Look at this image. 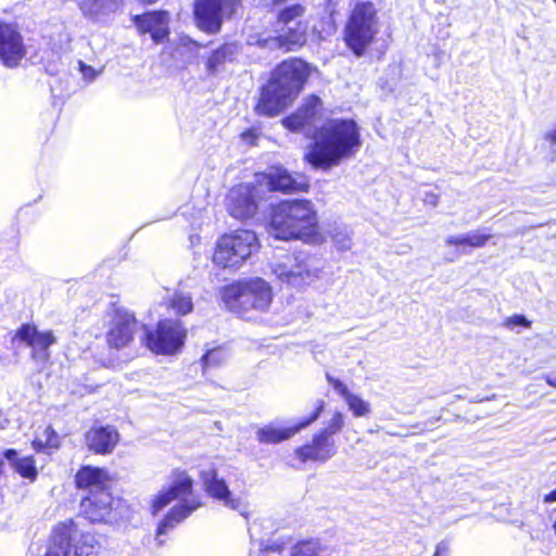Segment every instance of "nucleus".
Masks as SVG:
<instances>
[{
  "label": "nucleus",
  "mask_w": 556,
  "mask_h": 556,
  "mask_svg": "<svg viewBox=\"0 0 556 556\" xmlns=\"http://www.w3.org/2000/svg\"><path fill=\"white\" fill-rule=\"evenodd\" d=\"M308 25L306 22H294L281 25L278 36H249L248 43L268 50L293 51L306 42Z\"/></svg>",
  "instance_id": "11"
},
{
  "label": "nucleus",
  "mask_w": 556,
  "mask_h": 556,
  "mask_svg": "<svg viewBox=\"0 0 556 556\" xmlns=\"http://www.w3.org/2000/svg\"><path fill=\"white\" fill-rule=\"evenodd\" d=\"M344 416L342 413L337 412L333 414L332 418L328 421L327 427L318 431L321 434H325L328 438H333L334 434L340 432L344 427Z\"/></svg>",
  "instance_id": "35"
},
{
  "label": "nucleus",
  "mask_w": 556,
  "mask_h": 556,
  "mask_svg": "<svg viewBox=\"0 0 556 556\" xmlns=\"http://www.w3.org/2000/svg\"><path fill=\"white\" fill-rule=\"evenodd\" d=\"M227 208L231 216L237 219H245L253 216L257 205L252 197L249 186H238L229 191L227 197Z\"/></svg>",
  "instance_id": "22"
},
{
  "label": "nucleus",
  "mask_w": 556,
  "mask_h": 556,
  "mask_svg": "<svg viewBox=\"0 0 556 556\" xmlns=\"http://www.w3.org/2000/svg\"><path fill=\"white\" fill-rule=\"evenodd\" d=\"M113 497L108 491L94 492L80 503L81 515L90 522H106L112 513Z\"/></svg>",
  "instance_id": "21"
},
{
  "label": "nucleus",
  "mask_w": 556,
  "mask_h": 556,
  "mask_svg": "<svg viewBox=\"0 0 556 556\" xmlns=\"http://www.w3.org/2000/svg\"><path fill=\"white\" fill-rule=\"evenodd\" d=\"M200 479L207 495L220 502L225 507L244 515L245 504L240 497H235L232 495L228 484L218 476L214 466H210L206 469L203 468L200 471Z\"/></svg>",
  "instance_id": "12"
},
{
  "label": "nucleus",
  "mask_w": 556,
  "mask_h": 556,
  "mask_svg": "<svg viewBox=\"0 0 556 556\" xmlns=\"http://www.w3.org/2000/svg\"><path fill=\"white\" fill-rule=\"evenodd\" d=\"M491 238L490 233L482 232L480 229L472 230L466 233H460L456 236H448L445 239V243L447 245L459 247L462 254H468L466 248L477 249L482 248L486 244L488 240Z\"/></svg>",
  "instance_id": "29"
},
{
  "label": "nucleus",
  "mask_w": 556,
  "mask_h": 556,
  "mask_svg": "<svg viewBox=\"0 0 556 556\" xmlns=\"http://www.w3.org/2000/svg\"><path fill=\"white\" fill-rule=\"evenodd\" d=\"M337 453L333 438H328L319 432L315 433L312 441L294 451L296 457L305 463L307 460L326 463Z\"/></svg>",
  "instance_id": "18"
},
{
  "label": "nucleus",
  "mask_w": 556,
  "mask_h": 556,
  "mask_svg": "<svg viewBox=\"0 0 556 556\" xmlns=\"http://www.w3.org/2000/svg\"><path fill=\"white\" fill-rule=\"evenodd\" d=\"M545 503L556 502V489L544 496Z\"/></svg>",
  "instance_id": "46"
},
{
  "label": "nucleus",
  "mask_w": 556,
  "mask_h": 556,
  "mask_svg": "<svg viewBox=\"0 0 556 556\" xmlns=\"http://www.w3.org/2000/svg\"><path fill=\"white\" fill-rule=\"evenodd\" d=\"M556 3V0H553Z\"/></svg>",
  "instance_id": "50"
},
{
  "label": "nucleus",
  "mask_w": 556,
  "mask_h": 556,
  "mask_svg": "<svg viewBox=\"0 0 556 556\" xmlns=\"http://www.w3.org/2000/svg\"><path fill=\"white\" fill-rule=\"evenodd\" d=\"M192 478L186 471L177 469L172 473L170 485L162 490L153 501L152 513L156 515L172 501L176 498L180 500L157 526L156 540H159L160 544H163L160 536L166 534L168 530L174 529L179 522L185 520L192 511L201 506L199 498L192 496Z\"/></svg>",
  "instance_id": "3"
},
{
  "label": "nucleus",
  "mask_w": 556,
  "mask_h": 556,
  "mask_svg": "<svg viewBox=\"0 0 556 556\" xmlns=\"http://www.w3.org/2000/svg\"><path fill=\"white\" fill-rule=\"evenodd\" d=\"M17 337L31 349V357L42 363L50 358L49 348L56 342L52 331H39L28 324L18 329Z\"/></svg>",
  "instance_id": "17"
},
{
  "label": "nucleus",
  "mask_w": 556,
  "mask_h": 556,
  "mask_svg": "<svg viewBox=\"0 0 556 556\" xmlns=\"http://www.w3.org/2000/svg\"><path fill=\"white\" fill-rule=\"evenodd\" d=\"M80 66H81V72L85 77L92 79L96 76V72L92 67L86 66L81 62H80Z\"/></svg>",
  "instance_id": "43"
},
{
  "label": "nucleus",
  "mask_w": 556,
  "mask_h": 556,
  "mask_svg": "<svg viewBox=\"0 0 556 556\" xmlns=\"http://www.w3.org/2000/svg\"><path fill=\"white\" fill-rule=\"evenodd\" d=\"M267 176V184L273 191L301 192L307 191L309 184L307 178L299 173L291 174L281 166L269 168Z\"/></svg>",
  "instance_id": "19"
},
{
  "label": "nucleus",
  "mask_w": 556,
  "mask_h": 556,
  "mask_svg": "<svg viewBox=\"0 0 556 556\" xmlns=\"http://www.w3.org/2000/svg\"><path fill=\"white\" fill-rule=\"evenodd\" d=\"M269 268L279 282L301 290L320 279L324 263L315 255L298 252L274 258Z\"/></svg>",
  "instance_id": "5"
},
{
  "label": "nucleus",
  "mask_w": 556,
  "mask_h": 556,
  "mask_svg": "<svg viewBox=\"0 0 556 556\" xmlns=\"http://www.w3.org/2000/svg\"><path fill=\"white\" fill-rule=\"evenodd\" d=\"M78 529L73 520L58 525L50 536L45 556H68L71 546L73 556H98L100 544L90 533H81L77 539Z\"/></svg>",
  "instance_id": "8"
},
{
  "label": "nucleus",
  "mask_w": 556,
  "mask_h": 556,
  "mask_svg": "<svg viewBox=\"0 0 556 556\" xmlns=\"http://www.w3.org/2000/svg\"><path fill=\"white\" fill-rule=\"evenodd\" d=\"M138 30L150 34L155 43H161L168 36V13L165 11H151L132 17Z\"/></svg>",
  "instance_id": "20"
},
{
  "label": "nucleus",
  "mask_w": 556,
  "mask_h": 556,
  "mask_svg": "<svg viewBox=\"0 0 556 556\" xmlns=\"http://www.w3.org/2000/svg\"><path fill=\"white\" fill-rule=\"evenodd\" d=\"M240 48L236 42L220 46L212 52L206 62V71L210 75L217 74L225 64L236 61Z\"/></svg>",
  "instance_id": "27"
},
{
  "label": "nucleus",
  "mask_w": 556,
  "mask_h": 556,
  "mask_svg": "<svg viewBox=\"0 0 556 556\" xmlns=\"http://www.w3.org/2000/svg\"><path fill=\"white\" fill-rule=\"evenodd\" d=\"M181 41H182V43H184V45L192 43V45H194V46H197V47H200V45H198L195 41H193L192 39H190V38H188V37H186V38H181Z\"/></svg>",
  "instance_id": "48"
},
{
  "label": "nucleus",
  "mask_w": 556,
  "mask_h": 556,
  "mask_svg": "<svg viewBox=\"0 0 556 556\" xmlns=\"http://www.w3.org/2000/svg\"><path fill=\"white\" fill-rule=\"evenodd\" d=\"M187 331L179 319H161L154 331L146 330V344L153 353L172 355L179 351Z\"/></svg>",
  "instance_id": "10"
},
{
  "label": "nucleus",
  "mask_w": 556,
  "mask_h": 556,
  "mask_svg": "<svg viewBox=\"0 0 556 556\" xmlns=\"http://www.w3.org/2000/svg\"><path fill=\"white\" fill-rule=\"evenodd\" d=\"M79 489H89L91 493L106 491L110 476L106 470L98 467L85 466L78 470L75 477Z\"/></svg>",
  "instance_id": "26"
},
{
  "label": "nucleus",
  "mask_w": 556,
  "mask_h": 556,
  "mask_svg": "<svg viewBox=\"0 0 556 556\" xmlns=\"http://www.w3.org/2000/svg\"><path fill=\"white\" fill-rule=\"evenodd\" d=\"M258 247L257 237L251 230H237L223 236L217 242L213 262L226 267L242 264Z\"/></svg>",
  "instance_id": "9"
},
{
  "label": "nucleus",
  "mask_w": 556,
  "mask_h": 556,
  "mask_svg": "<svg viewBox=\"0 0 556 556\" xmlns=\"http://www.w3.org/2000/svg\"><path fill=\"white\" fill-rule=\"evenodd\" d=\"M169 307L178 315L189 314L193 309L191 294L182 290L176 291L169 301Z\"/></svg>",
  "instance_id": "31"
},
{
  "label": "nucleus",
  "mask_w": 556,
  "mask_h": 556,
  "mask_svg": "<svg viewBox=\"0 0 556 556\" xmlns=\"http://www.w3.org/2000/svg\"><path fill=\"white\" fill-rule=\"evenodd\" d=\"M361 147L359 131L352 119H332L318 131L305 159L316 168L328 169Z\"/></svg>",
  "instance_id": "1"
},
{
  "label": "nucleus",
  "mask_w": 556,
  "mask_h": 556,
  "mask_svg": "<svg viewBox=\"0 0 556 556\" xmlns=\"http://www.w3.org/2000/svg\"><path fill=\"white\" fill-rule=\"evenodd\" d=\"M321 101L316 96H311L293 114L283 119V125L293 131L311 125L316 117Z\"/></svg>",
  "instance_id": "25"
},
{
  "label": "nucleus",
  "mask_w": 556,
  "mask_h": 556,
  "mask_svg": "<svg viewBox=\"0 0 556 556\" xmlns=\"http://www.w3.org/2000/svg\"><path fill=\"white\" fill-rule=\"evenodd\" d=\"M26 55L23 37L16 25L0 23V60L7 67H15Z\"/></svg>",
  "instance_id": "14"
},
{
  "label": "nucleus",
  "mask_w": 556,
  "mask_h": 556,
  "mask_svg": "<svg viewBox=\"0 0 556 556\" xmlns=\"http://www.w3.org/2000/svg\"><path fill=\"white\" fill-rule=\"evenodd\" d=\"M239 0H195L194 15L199 27L214 34L220 29L223 14L232 8Z\"/></svg>",
  "instance_id": "13"
},
{
  "label": "nucleus",
  "mask_w": 556,
  "mask_h": 556,
  "mask_svg": "<svg viewBox=\"0 0 556 556\" xmlns=\"http://www.w3.org/2000/svg\"><path fill=\"white\" fill-rule=\"evenodd\" d=\"M139 328L140 325L132 314L128 312H117L106 333L109 346L116 350L128 346Z\"/></svg>",
  "instance_id": "16"
},
{
  "label": "nucleus",
  "mask_w": 556,
  "mask_h": 556,
  "mask_svg": "<svg viewBox=\"0 0 556 556\" xmlns=\"http://www.w3.org/2000/svg\"><path fill=\"white\" fill-rule=\"evenodd\" d=\"M326 379L328 383L334 389V391L339 393L344 400H346L352 394L348 387L339 379L332 377L329 374H326Z\"/></svg>",
  "instance_id": "38"
},
{
  "label": "nucleus",
  "mask_w": 556,
  "mask_h": 556,
  "mask_svg": "<svg viewBox=\"0 0 556 556\" xmlns=\"http://www.w3.org/2000/svg\"><path fill=\"white\" fill-rule=\"evenodd\" d=\"M83 15L92 22H103L121 7L122 0H74Z\"/></svg>",
  "instance_id": "24"
},
{
  "label": "nucleus",
  "mask_w": 556,
  "mask_h": 556,
  "mask_svg": "<svg viewBox=\"0 0 556 556\" xmlns=\"http://www.w3.org/2000/svg\"><path fill=\"white\" fill-rule=\"evenodd\" d=\"M378 18L370 2L357 3L345 25L344 41L356 56H362L378 34Z\"/></svg>",
  "instance_id": "7"
},
{
  "label": "nucleus",
  "mask_w": 556,
  "mask_h": 556,
  "mask_svg": "<svg viewBox=\"0 0 556 556\" xmlns=\"http://www.w3.org/2000/svg\"><path fill=\"white\" fill-rule=\"evenodd\" d=\"M220 359H222V351L218 349H213V350L207 351L202 356L201 361H202L203 367L207 368V367L215 366V365L219 364Z\"/></svg>",
  "instance_id": "37"
},
{
  "label": "nucleus",
  "mask_w": 556,
  "mask_h": 556,
  "mask_svg": "<svg viewBox=\"0 0 556 556\" xmlns=\"http://www.w3.org/2000/svg\"><path fill=\"white\" fill-rule=\"evenodd\" d=\"M331 237L339 250L346 251L351 249L352 239L346 227H334Z\"/></svg>",
  "instance_id": "34"
},
{
  "label": "nucleus",
  "mask_w": 556,
  "mask_h": 556,
  "mask_svg": "<svg viewBox=\"0 0 556 556\" xmlns=\"http://www.w3.org/2000/svg\"><path fill=\"white\" fill-rule=\"evenodd\" d=\"M424 202L431 205V206H437L438 204V194H435L434 192H431V191H426L425 194H424V198H422Z\"/></svg>",
  "instance_id": "41"
},
{
  "label": "nucleus",
  "mask_w": 556,
  "mask_h": 556,
  "mask_svg": "<svg viewBox=\"0 0 556 556\" xmlns=\"http://www.w3.org/2000/svg\"><path fill=\"white\" fill-rule=\"evenodd\" d=\"M345 402L355 417H364L370 413L369 403L361 399L358 395L352 393Z\"/></svg>",
  "instance_id": "33"
},
{
  "label": "nucleus",
  "mask_w": 556,
  "mask_h": 556,
  "mask_svg": "<svg viewBox=\"0 0 556 556\" xmlns=\"http://www.w3.org/2000/svg\"><path fill=\"white\" fill-rule=\"evenodd\" d=\"M118 441V433L112 427H94L86 433L88 447L97 454H110Z\"/></svg>",
  "instance_id": "23"
},
{
  "label": "nucleus",
  "mask_w": 556,
  "mask_h": 556,
  "mask_svg": "<svg viewBox=\"0 0 556 556\" xmlns=\"http://www.w3.org/2000/svg\"><path fill=\"white\" fill-rule=\"evenodd\" d=\"M304 12L305 9L301 4H292L286 7L278 13L277 24L278 26H281L299 22L298 18L301 17L304 14Z\"/></svg>",
  "instance_id": "32"
},
{
  "label": "nucleus",
  "mask_w": 556,
  "mask_h": 556,
  "mask_svg": "<svg viewBox=\"0 0 556 556\" xmlns=\"http://www.w3.org/2000/svg\"><path fill=\"white\" fill-rule=\"evenodd\" d=\"M545 380H546L548 386H551L553 388H556V377H552V376L547 375L545 377Z\"/></svg>",
  "instance_id": "47"
},
{
  "label": "nucleus",
  "mask_w": 556,
  "mask_h": 556,
  "mask_svg": "<svg viewBox=\"0 0 556 556\" xmlns=\"http://www.w3.org/2000/svg\"><path fill=\"white\" fill-rule=\"evenodd\" d=\"M324 407L325 402L323 400L317 401L315 410L311 414V416L291 427L281 428L276 426L275 424H268L264 427H261L256 431V439L260 443L263 444H277L285 440H288L295 433H298L299 431H301L302 429L306 428L312 422L317 420L321 412L324 410Z\"/></svg>",
  "instance_id": "15"
},
{
  "label": "nucleus",
  "mask_w": 556,
  "mask_h": 556,
  "mask_svg": "<svg viewBox=\"0 0 556 556\" xmlns=\"http://www.w3.org/2000/svg\"><path fill=\"white\" fill-rule=\"evenodd\" d=\"M43 438L45 444L49 448H58L60 444L59 435L52 427H47L40 434Z\"/></svg>",
  "instance_id": "39"
},
{
  "label": "nucleus",
  "mask_w": 556,
  "mask_h": 556,
  "mask_svg": "<svg viewBox=\"0 0 556 556\" xmlns=\"http://www.w3.org/2000/svg\"><path fill=\"white\" fill-rule=\"evenodd\" d=\"M242 139L245 141H249L250 143H253V140L255 139V135L253 131L249 130L242 134Z\"/></svg>",
  "instance_id": "45"
},
{
  "label": "nucleus",
  "mask_w": 556,
  "mask_h": 556,
  "mask_svg": "<svg viewBox=\"0 0 556 556\" xmlns=\"http://www.w3.org/2000/svg\"><path fill=\"white\" fill-rule=\"evenodd\" d=\"M545 139L556 146V128L545 135Z\"/></svg>",
  "instance_id": "44"
},
{
  "label": "nucleus",
  "mask_w": 556,
  "mask_h": 556,
  "mask_svg": "<svg viewBox=\"0 0 556 556\" xmlns=\"http://www.w3.org/2000/svg\"><path fill=\"white\" fill-rule=\"evenodd\" d=\"M331 551L319 540L301 541L292 547V556H330Z\"/></svg>",
  "instance_id": "30"
},
{
  "label": "nucleus",
  "mask_w": 556,
  "mask_h": 556,
  "mask_svg": "<svg viewBox=\"0 0 556 556\" xmlns=\"http://www.w3.org/2000/svg\"><path fill=\"white\" fill-rule=\"evenodd\" d=\"M33 447L38 452H45L48 445L45 444L43 438L38 435L31 443Z\"/></svg>",
  "instance_id": "42"
},
{
  "label": "nucleus",
  "mask_w": 556,
  "mask_h": 556,
  "mask_svg": "<svg viewBox=\"0 0 556 556\" xmlns=\"http://www.w3.org/2000/svg\"><path fill=\"white\" fill-rule=\"evenodd\" d=\"M450 555V543L447 541H441L435 548L433 556H448Z\"/></svg>",
  "instance_id": "40"
},
{
  "label": "nucleus",
  "mask_w": 556,
  "mask_h": 556,
  "mask_svg": "<svg viewBox=\"0 0 556 556\" xmlns=\"http://www.w3.org/2000/svg\"><path fill=\"white\" fill-rule=\"evenodd\" d=\"M287 0H274V3L275 4H278V3H282V2H286Z\"/></svg>",
  "instance_id": "49"
},
{
  "label": "nucleus",
  "mask_w": 556,
  "mask_h": 556,
  "mask_svg": "<svg viewBox=\"0 0 556 556\" xmlns=\"http://www.w3.org/2000/svg\"><path fill=\"white\" fill-rule=\"evenodd\" d=\"M3 457L21 477L30 481L36 480L38 471L33 456L20 457L16 450L8 448L3 452Z\"/></svg>",
  "instance_id": "28"
},
{
  "label": "nucleus",
  "mask_w": 556,
  "mask_h": 556,
  "mask_svg": "<svg viewBox=\"0 0 556 556\" xmlns=\"http://www.w3.org/2000/svg\"><path fill=\"white\" fill-rule=\"evenodd\" d=\"M506 328L514 330L516 327L530 328L531 321L526 318L525 315L515 314L507 319H505L503 324Z\"/></svg>",
  "instance_id": "36"
},
{
  "label": "nucleus",
  "mask_w": 556,
  "mask_h": 556,
  "mask_svg": "<svg viewBox=\"0 0 556 556\" xmlns=\"http://www.w3.org/2000/svg\"><path fill=\"white\" fill-rule=\"evenodd\" d=\"M308 75L307 63L300 59L279 64L262 89L256 112L269 117L281 113L301 91Z\"/></svg>",
  "instance_id": "2"
},
{
  "label": "nucleus",
  "mask_w": 556,
  "mask_h": 556,
  "mask_svg": "<svg viewBox=\"0 0 556 556\" xmlns=\"http://www.w3.org/2000/svg\"><path fill=\"white\" fill-rule=\"evenodd\" d=\"M223 300L242 317L250 311L266 312L273 301L271 287L262 278L237 281L224 288Z\"/></svg>",
  "instance_id": "6"
},
{
  "label": "nucleus",
  "mask_w": 556,
  "mask_h": 556,
  "mask_svg": "<svg viewBox=\"0 0 556 556\" xmlns=\"http://www.w3.org/2000/svg\"><path fill=\"white\" fill-rule=\"evenodd\" d=\"M316 225L317 216L311 201H282L273 208L268 232L280 240L299 239L309 236Z\"/></svg>",
  "instance_id": "4"
}]
</instances>
